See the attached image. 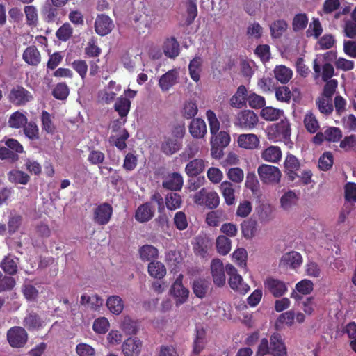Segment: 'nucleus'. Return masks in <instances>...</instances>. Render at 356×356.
<instances>
[{"label": "nucleus", "mask_w": 356, "mask_h": 356, "mask_svg": "<svg viewBox=\"0 0 356 356\" xmlns=\"http://www.w3.org/2000/svg\"><path fill=\"white\" fill-rule=\"evenodd\" d=\"M162 186L166 189L172 191L165 197V204L169 210H175L178 208V172H175L168 175L165 180L163 181Z\"/></svg>", "instance_id": "obj_1"}, {"label": "nucleus", "mask_w": 356, "mask_h": 356, "mask_svg": "<svg viewBox=\"0 0 356 356\" xmlns=\"http://www.w3.org/2000/svg\"><path fill=\"white\" fill-rule=\"evenodd\" d=\"M193 202L200 206H204L209 209H216L220 204V197L218 194L211 190L206 188H201L195 193L193 197Z\"/></svg>", "instance_id": "obj_2"}, {"label": "nucleus", "mask_w": 356, "mask_h": 356, "mask_svg": "<svg viewBox=\"0 0 356 356\" xmlns=\"http://www.w3.org/2000/svg\"><path fill=\"white\" fill-rule=\"evenodd\" d=\"M230 136L226 131H220L215 135H211V154L213 158L220 159L224 155V149L227 147L230 143Z\"/></svg>", "instance_id": "obj_3"}, {"label": "nucleus", "mask_w": 356, "mask_h": 356, "mask_svg": "<svg viewBox=\"0 0 356 356\" xmlns=\"http://www.w3.org/2000/svg\"><path fill=\"white\" fill-rule=\"evenodd\" d=\"M33 99L31 92L21 85L14 86L7 94L8 101L15 106H24Z\"/></svg>", "instance_id": "obj_4"}, {"label": "nucleus", "mask_w": 356, "mask_h": 356, "mask_svg": "<svg viewBox=\"0 0 356 356\" xmlns=\"http://www.w3.org/2000/svg\"><path fill=\"white\" fill-rule=\"evenodd\" d=\"M226 273L229 275L228 283L232 289L241 294H245L250 290V286L243 282L242 277L232 264H227Z\"/></svg>", "instance_id": "obj_5"}, {"label": "nucleus", "mask_w": 356, "mask_h": 356, "mask_svg": "<svg viewBox=\"0 0 356 356\" xmlns=\"http://www.w3.org/2000/svg\"><path fill=\"white\" fill-rule=\"evenodd\" d=\"M178 125L169 124L168 131L161 145V150L167 155H171L178 149Z\"/></svg>", "instance_id": "obj_6"}, {"label": "nucleus", "mask_w": 356, "mask_h": 356, "mask_svg": "<svg viewBox=\"0 0 356 356\" xmlns=\"http://www.w3.org/2000/svg\"><path fill=\"white\" fill-rule=\"evenodd\" d=\"M261 181L267 184H277L280 181L282 173L280 169L273 165L262 164L258 168Z\"/></svg>", "instance_id": "obj_7"}, {"label": "nucleus", "mask_w": 356, "mask_h": 356, "mask_svg": "<svg viewBox=\"0 0 356 356\" xmlns=\"http://www.w3.org/2000/svg\"><path fill=\"white\" fill-rule=\"evenodd\" d=\"M268 136L270 139H288L291 136V127L289 120L285 118L280 122L268 128Z\"/></svg>", "instance_id": "obj_8"}, {"label": "nucleus", "mask_w": 356, "mask_h": 356, "mask_svg": "<svg viewBox=\"0 0 356 356\" xmlns=\"http://www.w3.org/2000/svg\"><path fill=\"white\" fill-rule=\"evenodd\" d=\"M7 340L13 348H22L28 341V334L24 328L14 326L7 331Z\"/></svg>", "instance_id": "obj_9"}, {"label": "nucleus", "mask_w": 356, "mask_h": 356, "mask_svg": "<svg viewBox=\"0 0 356 356\" xmlns=\"http://www.w3.org/2000/svg\"><path fill=\"white\" fill-rule=\"evenodd\" d=\"M259 122L257 115L251 110H243L238 113L235 119V125L245 129H252Z\"/></svg>", "instance_id": "obj_10"}, {"label": "nucleus", "mask_w": 356, "mask_h": 356, "mask_svg": "<svg viewBox=\"0 0 356 356\" xmlns=\"http://www.w3.org/2000/svg\"><path fill=\"white\" fill-rule=\"evenodd\" d=\"M113 207L107 202L102 203L94 209L93 221L98 225H107L113 215Z\"/></svg>", "instance_id": "obj_11"}, {"label": "nucleus", "mask_w": 356, "mask_h": 356, "mask_svg": "<svg viewBox=\"0 0 356 356\" xmlns=\"http://www.w3.org/2000/svg\"><path fill=\"white\" fill-rule=\"evenodd\" d=\"M210 267L214 284L218 287L223 286L226 282V270L222 261L220 259H213Z\"/></svg>", "instance_id": "obj_12"}, {"label": "nucleus", "mask_w": 356, "mask_h": 356, "mask_svg": "<svg viewBox=\"0 0 356 356\" xmlns=\"http://www.w3.org/2000/svg\"><path fill=\"white\" fill-rule=\"evenodd\" d=\"M184 10L181 13L182 26L191 25L197 16V0H186L183 2Z\"/></svg>", "instance_id": "obj_13"}, {"label": "nucleus", "mask_w": 356, "mask_h": 356, "mask_svg": "<svg viewBox=\"0 0 356 356\" xmlns=\"http://www.w3.org/2000/svg\"><path fill=\"white\" fill-rule=\"evenodd\" d=\"M313 70L314 72V79L321 77L323 81L332 79L334 74V69L332 63H321L318 59H314L313 62Z\"/></svg>", "instance_id": "obj_14"}, {"label": "nucleus", "mask_w": 356, "mask_h": 356, "mask_svg": "<svg viewBox=\"0 0 356 356\" xmlns=\"http://www.w3.org/2000/svg\"><path fill=\"white\" fill-rule=\"evenodd\" d=\"M264 284L265 289L275 298L282 296L288 290V287L284 281L272 277H267L264 280Z\"/></svg>", "instance_id": "obj_15"}, {"label": "nucleus", "mask_w": 356, "mask_h": 356, "mask_svg": "<svg viewBox=\"0 0 356 356\" xmlns=\"http://www.w3.org/2000/svg\"><path fill=\"white\" fill-rule=\"evenodd\" d=\"M270 355L272 356H287V348L282 335L278 332L270 337Z\"/></svg>", "instance_id": "obj_16"}, {"label": "nucleus", "mask_w": 356, "mask_h": 356, "mask_svg": "<svg viewBox=\"0 0 356 356\" xmlns=\"http://www.w3.org/2000/svg\"><path fill=\"white\" fill-rule=\"evenodd\" d=\"M114 28L113 20L104 14L98 15L95 22V31L101 36L110 33Z\"/></svg>", "instance_id": "obj_17"}, {"label": "nucleus", "mask_w": 356, "mask_h": 356, "mask_svg": "<svg viewBox=\"0 0 356 356\" xmlns=\"http://www.w3.org/2000/svg\"><path fill=\"white\" fill-rule=\"evenodd\" d=\"M300 168V163L298 159L293 154H287L284 161V173L289 181H294L298 177L297 172Z\"/></svg>", "instance_id": "obj_18"}, {"label": "nucleus", "mask_w": 356, "mask_h": 356, "mask_svg": "<svg viewBox=\"0 0 356 356\" xmlns=\"http://www.w3.org/2000/svg\"><path fill=\"white\" fill-rule=\"evenodd\" d=\"M142 342L136 338H128L122 346L124 356H138L140 353Z\"/></svg>", "instance_id": "obj_19"}, {"label": "nucleus", "mask_w": 356, "mask_h": 356, "mask_svg": "<svg viewBox=\"0 0 356 356\" xmlns=\"http://www.w3.org/2000/svg\"><path fill=\"white\" fill-rule=\"evenodd\" d=\"M178 72L176 69L170 70L163 74L159 80V86L163 92H168L177 83Z\"/></svg>", "instance_id": "obj_20"}, {"label": "nucleus", "mask_w": 356, "mask_h": 356, "mask_svg": "<svg viewBox=\"0 0 356 356\" xmlns=\"http://www.w3.org/2000/svg\"><path fill=\"white\" fill-rule=\"evenodd\" d=\"M188 130L191 135L194 138H202L207 132L205 122L201 118L193 119L188 126Z\"/></svg>", "instance_id": "obj_21"}, {"label": "nucleus", "mask_w": 356, "mask_h": 356, "mask_svg": "<svg viewBox=\"0 0 356 356\" xmlns=\"http://www.w3.org/2000/svg\"><path fill=\"white\" fill-rule=\"evenodd\" d=\"M154 213V209L151 202H146L140 205L135 213V219L140 222H145L150 220Z\"/></svg>", "instance_id": "obj_22"}, {"label": "nucleus", "mask_w": 356, "mask_h": 356, "mask_svg": "<svg viewBox=\"0 0 356 356\" xmlns=\"http://www.w3.org/2000/svg\"><path fill=\"white\" fill-rule=\"evenodd\" d=\"M237 141L239 147L247 149H257L260 143L257 136L253 134H241Z\"/></svg>", "instance_id": "obj_23"}, {"label": "nucleus", "mask_w": 356, "mask_h": 356, "mask_svg": "<svg viewBox=\"0 0 356 356\" xmlns=\"http://www.w3.org/2000/svg\"><path fill=\"white\" fill-rule=\"evenodd\" d=\"M22 58L28 65L37 66L41 61V55L35 46H29L24 51Z\"/></svg>", "instance_id": "obj_24"}, {"label": "nucleus", "mask_w": 356, "mask_h": 356, "mask_svg": "<svg viewBox=\"0 0 356 356\" xmlns=\"http://www.w3.org/2000/svg\"><path fill=\"white\" fill-rule=\"evenodd\" d=\"M195 244L193 249L195 254L205 258L208 255V251L211 248V241L206 236H199L195 238Z\"/></svg>", "instance_id": "obj_25"}, {"label": "nucleus", "mask_w": 356, "mask_h": 356, "mask_svg": "<svg viewBox=\"0 0 356 356\" xmlns=\"http://www.w3.org/2000/svg\"><path fill=\"white\" fill-rule=\"evenodd\" d=\"M59 7H56L51 3L45 4L41 11L43 20L47 23H54L58 20Z\"/></svg>", "instance_id": "obj_26"}, {"label": "nucleus", "mask_w": 356, "mask_h": 356, "mask_svg": "<svg viewBox=\"0 0 356 356\" xmlns=\"http://www.w3.org/2000/svg\"><path fill=\"white\" fill-rule=\"evenodd\" d=\"M220 190L227 205H232L235 202V189L232 183L225 181L221 183Z\"/></svg>", "instance_id": "obj_27"}, {"label": "nucleus", "mask_w": 356, "mask_h": 356, "mask_svg": "<svg viewBox=\"0 0 356 356\" xmlns=\"http://www.w3.org/2000/svg\"><path fill=\"white\" fill-rule=\"evenodd\" d=\"M283 264L289 266L292 268L299 267L302 263V257L301 254L296 251H291L285 253L281 259Z\"/></svg>", "instance_id": "obj_28"}, {"label": "nucleus", "mask_w": 356, "mask_h": 356, "mask_svg": "<svg viewBox=\"0 0 356 356\" xmlns=\"http://www.w3.org/2000/svg\"><path fill=\"white\" fill-rule=\"evenodd\" d=\"M210 286V282L204 278H198L193 282L192 289L194 294L200 298H203L206 296L208 289Z\"/></svg>", "instance_id": "obj_29"}, {"label": "nucleus", "mask_w": 356, "mask_h": 356, "mask_svg": "<svg viewBox=\"0 0 356 356\" xmlns=\"http://www.w3.org/2000/svg\"><path fill=\"white\" fill-rule=\"evenodd\" d=\"M8 179L15 184L26 185L29 182L31 178L25 172L14 169L8 173Z\"/></svg>", "instance_id": "obj_30"}, {"label": "nucleus", "mask_w": 356, "mask_h": 356, "mask_svg": "<svg viewBox=\"0 0 356 356\" xmlns=\"http://www.w3.org/2000/svg\"><path fill=\"white\" fill-rule=\"evenodd\" d=\"M205 168L204 161L201 159L191 161L186 166L185 170L189 177H197Z\"/></svg>", "instance_id": "obj_31"}, {"label": "nucleus", "mask_w": 356, "mask_h": 356, "mask_svg": "<svg viewBox=\"0 0 356 356\" xmlns=\"http://www.w3.org/2000/svg\"><path fill=\"white\" fill-rule=\"evenodd\" d=\"M282 157V152L277 146H270L265 149L261 153V158L271 163H277Z\"/></svg>", "instance_id": "obj_32"}, {"label": "nucleus", "mask_w": 356, "mask_h": 356, "mask_svg": "<svg viewBox=\"0 0 356 356\" xmlns=\"http://www.w3.org/2000/svg\"><path fill=\"white\" fill-rule=\"evenodd\" d=\"M139 254L142 261H152L159 256L157 248L152 245H144L139 248Z\"/></svg>", "instance_id": "obj_33"}, {"label": "nucleus", "mask_w": 356, "mask_h": 356, "mask_svg": "<svg viewBox=\"0 0 356 356\" xmlns=\"http://www.w3.org/2000/svg\"><path fill=\"white\" fill-rule=\"evenodd\" d=\"M106 306L112 314L119 315L123 311L124 302L119 296H111L106 300Z\"/></svg>", "instance_id": "obj_34"}, {"label": "nucleus", "mask_w": 356, "mask_h": 356, "mask_svg": "<svg viewBox=\"0 0 356 356\" xmlns=\"http://www.w3.org/2000/svg\"><path fill=\"white\" fill-rule=\"evenodd\" d=\"M298 197L296 194L289 191L284 193L280 198L281 207L285 211H290L298 203Z\"/></svg>", "instance_id": "obj_35"}, {"label": "nucleus", "mask_w": 356, "mask_h": 356, "mask_svg": "<svg viewBox=\"0 0 356 356\" xmlns=\"http://www.w3.org/2000/svg\"><path fill=\"white\" fill-rule=\"evenodd\" d=\"M202 60L200 57H195L190 61L188 71L191 78L195 82L200 79Z\"/></svg>", "instance_id": "obj_36"}, {"label": "nucleus", "mask_w": 356, "mask_h": 356, "mask_svg": "<svg viewBox=\"0 0 356 356\" xmlns=\"http://www.w3.org/2000/svg\"><path fill=\"white\" fill-rule=\"evenodd\" d=\"M148 273L154 278L161 279L166 274L164 264L158 261H152L148 265Z\"/></svg>", "instance_id": "obj_37"}, {"label": "nucleus", "mask_w": 356, "mask_h": 356, "mask_svg": "<svg viewBox=\"0 0 356 356\" xmlns=\"http://www.w3.org/2000/svg\"><path fill=\"white\" fill-rule=\"evenodd\" d=\"M23 324L29 330H36L42 327V321L38 314L31 312L24 318Z\"/></svg>", "instance_id": "obj_38"}, {"label": "nucleus", "mask_w": 356, "mask_h": 356, "mask_svg": "<svg viewBox=\"0 0 356 356\" xmlns=\"http://www.w3.org/2000/svg\"><path fill=\"white\" fill-rule=\"evenodd\" d=\"M26 116L22 112L17 111L13 113L8 120V125L13 129L23 128L27 123Z\"/></svg>", "instance_id": "obj_39"}, {"label": "nucleus", "mask_w": 356, "mask_h": 356, "mask_svg": "<svg viewBox=\"0 0 356 356\" xmlns=\"http://www.w3.org/2000/svg\"><path fill=\"white\" fill-rule=\"evenodd\" d=\"M24 11L26 24L31 27H36L38 24V13L36 7L32 5L25 6Z\"/></svg>", "instance_id": "obj_40"}, {"label": "nucleus", "mask_w": 356, "mask_h": 356, "mask_svg": "<svg viewBox=\"0 0 356 356\" xmlns=\"http://www.w3.org/2000/svg\"><path fill=\"white\" fill-rule=\"evenodd\" d=\"M275 79L282 83H288L292 77V70L284 65L277 66L274 70Z\"/></svg>", "instance_id": "obj_41"}, {"label": "nucleus", "mask_w": 356, "mask_h": 356, "mask_svg": "<svg viewBox=\"0 0 356 356\" xmlns=\"http://www.w3.org/2000/svg\"><path fill=\"white\" fill-rule=\"evenodd\" d=\"M316 104L319 111L325 115H330L333 111L332 99L321 95L316 100Z\"/></svg>", "instance_id": "obj_42"}, {"label": "nucleus", "mask_w": 356, "mask_h": 356, "mask_svg": "<svg viewBox=\"0 0 356 356\" xmlns=\"http://www.w3.org/2000/svg\"><path fill=\"white\" fill-rule=\"evenodd\" d=\"M288 28L287 22L284 19H277L270 26V35L273 38H280Z\"/></svg>", "instance_id": "obj_43"}, {"label": "nucleus", "mask_w": 356, "mask_h": 356, "mask_svg": "<svg viewBox=\"0 0 356 356\" xmlns=\"http://www.w3.org/2000/svg\"><path fill=\"white\" fill-rule=\"evenodd\" d=\"M163 49L165 55L169 58H175L178 55V42L175 37L167 38Z\"/></svg>", "instance_id": "obj_44"}, {"label": "nucleus", "mask_w": 356, "mask_h": 356, "mask_svg": "<svg viewBox=\"0 0 356 356\" xmlns=\"http://www.w3.org/2000/svg\"><path fill=\"white\" fill-rule=\"evenodd\" d=\"M121 329L127 335H134L138 331V323L129 316H125L121 323Z\"/></svg>", "instance_id": "obj_45"}, {"label": "nucleus", "mask_w": 356, "mask_h": 356, "mask_svg": "<svg viewBox=\"0 0 356 356\" xmlns=\"http://www.w3.org/2000/svg\"><path fill=\"white\" fill-rule=\"evenodd\" d=\"M131 101L124 97L118 98L114 105L115 110L121 118L126 117L130 110Z\"/></svg>", "instance_id": "obj_46"}, {"label": "nucleus", "mask_w": 356, "mask_h": 356, "mask_svg": "<svg viewBox=\"0 0 356 356\" xmlns=\"http://www.w3.org/2000/svg\"><path fill=\"white\" fill-rule=\"evenodd\" d=\"M0 266L6 274L10 275H14L17 272V264L15 258L10 255L5 257Z\"/></svg>", "instance_id": "obj_47"}, {"label": "nucleus", "mask_w": 356, "mask_h": 356, "mask_svg": "<svg viewBox=\"0 0 356 356\" xmlns=\"http://www.w3.org/2000/svg\"><path fill=\"white\" fill-rule=\"evenodd\" d=\"M42 129L44 132L54 134L56 131V126L49 112L42 111L41 113Z\"/></svg>", "instance_id": "obj_48"}, {"label": "nucleus", "mask_w": 356, "mask_h": 356, "mask_svg": "<svg viewBox=\"0 0 356 356\" xmlns=\"http://www.w3.org/2000/svg\"><path fill=\"white\" fill-rule=\"evenodd\" d=\"M284 112L282 110L275 108L271 106H266L261 111V116L266 120L275 121L278 120Z\"/></svg>", "instance_id": "obj_49"}, {"label": "nucleus", "mask_w": 356, "mask_h": 356, "mask_svg": "<svg viewBox=\"0 0 356 356\" xmlns=\"http://www.w3.org/2000/svg\"><path fill=\"white\" fill-rule=\"evenodd\" d=\"M303 122L305 129L311 134L316 133L320 127L318 120L312 112L306 113Z\"/></svg>", "instance_id": "obj_50"}, {"label": "nucleus", "mask_w": 356, "mask_h": 356, "mask_svg": "<svg viewBox=\"0 0 356 356\" xmlns=\"http://www.w3.org/2000/svg\"><path fill=\"white\" fill-rule=\"evenodd\" d=\"M232 242L224 235L219 236L216 239V248L221 255H227L231 250Z\"/></svg>", "instance_id": "obj_51"}, {"label": "nucleus", "mask_w": 356, "mask_h": 356, "mask_svg": "<svg viewBox=\"0 0 356 356\" xmlns=\"http://www.w3.org/2000/svg\"><path fill=\"white\" fill-rule=\"evenodd\" d=\"M309 19L305 13L295 15L292 21V28L295 32L304 30L308 24Z\"/></svg>", "instance_id": "obj_52"}, {"label": "nucleus", "mask_w": 356, "mask_h": 356, "mask_svg": "<svg viewBox=\"0 0 356 356\" xmlns=\"http://www.w3.org/2000/svg\"><path fill=\"white\" fill-rule=\"evenodd\" d=\"M241 230L243 236L247 238H252L257 230V222L253 220H245L241 223Z\"/></svg>", "instance_id": "obj_53"}, {"label": "nucleus", "mask_w": 356, "mask_h": 356, "mask_svg": "<svg viewBox=\"0 0 356 356\" xmlns=\"http://www.w3.org/2000/svg\"><path fill=\"white\" fill-rule=\"evenodd\" d=\"M223 220V211L214 210L207 214L205 221L209 226L217 227Z\"/></svg>", "instance_id": "obj_54"}, {"label": "nucleus", "mask_w": 356, "mask_h": 356, "mask_svg": "<svg viewBox=\"0 0 356 356\" xmlns=\"http://www.w3.org/2000/svg\"><path fill=\"white\" fill-rule=\"evenodd\" d=\"M24 135L30 140H38L40 138L39 129L34 121H30L24 126Z\"/></svg>", "instance_id": "obj_55"}, {"label": "nucleus", "mask_w": 356, "mask_h": 356, "mask_svg": "<svg viewBox=\"0 0 356 356\" xmlns=\"http://www.w3.org/2000/svg\"><path fill=\"white\" fill-rule=\"evenodd\" d=\"M323 33L321 24L318 18H313L312 22L309 24L308 29L306 31L307 37H314L318 39Z\"/></svg>", "instance_id": "obj_56"}, {"label": "nucleus", "mask_w": 356, "mask_h": 356, "mask_svg": "<svg viewBox=\"0 0 356 356\" xmlns=\"http://www.w3.org/2000/svg\"><path fill=\"white\" fill-rule=\"evenodd\" d=\"M334 158L331 152H325L319 158L318 168L323 171L329 170L333 165Z\"/></svg>", "instance_id": "obj_57"}, {"label": "nucleus", "mask_w": 356, "mask_h": 356, "mask_svg": "<svg viewBox=\"0 0 356 356\" xmlns=\"http://www.w3.org/2000/svg\"><path fill=\"white\" fill-rule=\"evenodd\" d=\"M206 117L209 123L211 134L215 135L216 134L220 132V122L217 118L215 112L212 110L207 111Z\"/></svg>", "instance_id": "obj_58"}, {"label": "nucleus", "mask_w": 356, "mask_h": 356, "mask_svg": "<svg viewBox=\"0 0 356 356\" xmlns=\"http://www.w3.org/2000/svg\"><path fill=\"white\" fill-rule=\"evenodd\" d=\"M23 221V218L21 215L17 214L11 216L8 221V231L10 235L16 233L20 228Z\"/></svg>", "instance_id": "obj_59"}, {"label": "nucleus", "mask_w": 356, "mask_h": 356, "mask_svg": "<svg viewBox=\"0 0 356 356\" xmlns=\"http://www.w3.org/2000/svg\"><path fill=\"white\" fill-rule=\"evenodd\" d=\"M343 332L347 334L348 337L351 339L350 346L351 349L356 353V323L354 321L348 323L346 325Z\"/></svg>", "instance_id": "obj_60"}, {"label": "nucleus", "mask_w": 356, "mask_h": 356, "mask_svg": "<svg viewBox=\"0 0 356 356\" xmlns=\"http://www.w3.org/2000/svg\"><path fill=\"white\" fill-rule=\"evenodd\" d=\"M205 337V332L204 330H197L196 337L193 342V352L195 355H199L204 349V339Z\"/></svg>", "instance_id": "obj_61"}, {"label": "nucleus", "mask_w": 356, "mask_h": 356, "mask_svg": "<svg viewBox=\"0 0 356 356\" xmlns=\"http://www.w3.org/2000/svg\"><path fill=\"white\" fill-rule=\"evenodd\" d=\"M325 139L328 142H338L342 138L341 130L335 127H330L324 131Z\"/></svg>", "instance_id": "obj_62"}, {"label": "nucleus", "mask_w": 356, "mask_h": 356, "mask_svg": "<svg viewBox=\"0 0 356 356\" xmlns=\"http://www.w3.org/2000/svg\"><path fill=\"white\" fill-rule=\"evenodd\" d=\"M232 257L238 266L241 268L246 267L248 254L245 248H241L236 249L233 252Z\"/></svg>", "instance_id": "obj_63"}, {"label": "nucleus", "mask_w": 356, "mask_h": 356, "mask_svg": "<svg viewBox=\"0 0 356 356\" xmlns=\"http://www.w3.org/2000/svg\"><path fill=\"white\" fill-rule=\"evenodd\" d=\"M275 97L280 102L289 103L291 99V92L287 86H280L275 89Z\"/></svg>", "instance_id": "obj_64"}]
</instances>
